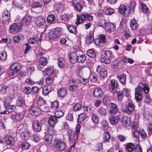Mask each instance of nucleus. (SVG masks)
Here are the masks:
<instances>
[{
    "mask_svg": "<svg viewBox=\"0 0 152 152\" xmlns=\"http://www.w3.org/2000/svg\"><path fill=\"white\" fill-rule=\"evenodd\" d=\"M148 85L147 83L143 84L141 82L138 83V87L136 88L135 92V99L137 101H140L142 97L143 91L147 93L149 91Z\"/></svg>",
    "mask_w": 152,
    "mask_h": 152,
    "instance_id": "1",
    "label": "nucleus"
},
{
    "mask_svg": "<svg viewBox=\"0 0 152 152\" xmlns=\"http://www.w3.org/2000/svg\"><path fill=\"white\" fill-rule=\"evenodd\" d=\"M61 34L60 28H56L50 31L48 36L51 40H56L60 38Z\"/></svg>",
    "mask_w": 152,
    "mask_h": 152,
    "instance_id": "2",
    "label": "nucleus"
},
{
    "mask_svg": "<svg viewBox=\"0 0 152 152\" xmlns=\"http://www.w3.org/2000/svg\"><path fill=\"white\" fill-rule=\"evenodd\" d=\"M93 16L90 14H83L80 15L78 18V21L79 23L84 22L86 20H88L90 21H92L93 20Z\"/></svg>",
    "mask_w": 152,
    "mask_h": 152,
    "instance_id": "3",
    "label": "nucleus"
},
{
    "mask_svg": "<svg viewBox=\"0 0 152 152\" xmlns=\"http://www.w3.org/2000/svg\"><path fill=\"white\" fill-rule=\"evenodd\" d=\"M118 12L120 13H123L124 16L127 17L130 13V8L128 6H125L124 4H122L119 7Z\"/></svg>",
    "mask_w": 152,
    "mask_h": 152,
    "instance_id": "4",
    "label": "nucleus"
},
{
    "mask_svg": "<svg viewBox=\"0 0 152 152\" xmlns=\"http://www.w3.org/2000/svg\"><path fill=\"white\" fill-rule=\"evenodd\" d=\"M32 127L34 130L36 132H39L41 130L42 125L41 122L37 120L32 121Z\"/></svg>",
    "mask_w": 152,
    "mask_h": 152,
    "instance_id": "5",
    "label": "nucleus"
},
{
    "mask_svg": "<svg viewBox=\"0 0 152 152\" xmlns=\"http://www.w3.org/2000/svg\"><path fill=\"white\" fill-rule=\"evenodd\" d=\"M97 72L99 73L101 77L103 79L105 78L107 76V73L106 69L102 66L97 67Z\"/></svg>",
    "mask_w": 152,
    "mask_h": 152,
    "instance_id": "6",
    "label": "nucleus"
},
{
    "mask_svg": "<svg viewBox=\"0 0 152 152\" xmlns=\"http://www.w3.org/2000/svg\"><path fill=\"white\" fill-rule=\"evenodd\" d=\"M30 114L34 116H38L41 113V110L37 106H34L31 107L29 110Z\"/></svg>",
    "mask_w": 152,
    "mask_h": 152,
    "instance_id": "7",
    "label": "nucleus"
},
{
    "mask_svg": "<svg viewBox=\"0 0 152 152\" xmlns=\"http://www.w3.org/2000/svg\"><path fill=\"white\" fill-rule=\"evenodd\" d=\"M106 38L103 34H101L98 38L95 39L94 41L96 45L102 46L103 44L106 42Z\"/></svg>",
    "mask_w": 152,
    "mask_h": 152,
    "instance_id": "8",
    "label": "nucleus"
},
{
    "mask_svg": "<svg viewBox=\"0 0 152 152\" xmlns=\"http://www.w3.org/2000/svg\"><path fill=\"white\" fill-rule=\"evenodd\" d=\"M22 28V27L19 23L18 24L14 23L10 26L9 31L10 33H13L14 31L19 32L21 31Z\"/></svg>",
    "mask_w": 152,
    "mask_h": 152,
    "instance_id": "9",
    "label": "nucleus"
},
{
    "mask_svg": "<svg viewBox=\"0 0 152 152\" xmlns=\"http://www.w3.org/2000/svg\"><path fill=\"white\" fill-rule=\"evenodd\" d=\"M24 115L22 113H16L12 115L11 118L15 121H19L21 120L23 118Z\"/></svg>",
    "mask_w": 152,
    "mask_h": 152,
    "instance_id": "10",
    "label": "nucleus"
},
{
    "mask_svg": "<svg viewBox=\"0 0 152 152\" xmlns=\"http://www.w3.org/2000/svg\"><path fill=\"white\" fill-rule=\"evenodd\" d=\"M81 0H73V4L75 9L77 11L80 12L82 8V6L80 4Z\"/></svg>",
    "mask_w": 152,
    "mask_h": 152,
    "instance_id": "11",
    "label": "nucleus"
},
{
    "mask_svg": "<svg viewBox=\"0 0 152 152\" xmlns=\"http://www.w3.org/2000/svg\"><path fill=\"white\" fill-rule=\"evenodd\" d=\"M5 107L8 112H12L16 110L15 106L10 104L9 103L7 102L6 100H5Z\"/></svg>",
    "mask_w": 152,
    "mask_h": 152,
    "instance_id": "12",
    "label": "nucleus"
},
{
    "mask_svg": "<svg viewBox=\"0 0 152 152\" xmlns=\"http://www.w3.org/2000/svg\"><path fill=\"white\" fill-rule=\"evenodd\" d=\"M93 94L95 97L99 98L103 96V91L100 88H96L93 91Z\"/></svg>",
    "mask_w": 152,
    "mask_h": 152,
    "instance_id": "13",
    "label": "nucleus"
},
{
    "mask_svg": "<svg viewBox=\"0 0 152 152\" xmlns=\"http://www.w3.org/2000/svg\"><path fill=\"white\" fill-rule=\"evenodd\" d=\"M56 148L59 151L65 149L66 146V143L64 142H57L55 145Z\"/></svg>",
    "mask_w": 152,
    "mask_h": 152,
    "instance_id": "14",
    "label": "nucleus"
},
{
    "mask_svg": "<svg viewBox=\"0 0 152 152\" xmlns=\"http://www.w3.org/2000/svg\"><path fill=\"white\" fill-rule=\"evenodd\" d=\"M118 110L117 105L114 103H111L110 109L109 111L110 115L112 116L115 115L116 114Z\"/></svg>",
    "mask_w": 152,
    "mask_h": 152,
    "instance_id": "15",
    "label": "nucleus"
},
{
    "mask_svg": "<svg viewBox=\"0 0 152 152\" xmlns=\"http://www.w3.org/2000/svg\"><path fill=\"white\" fill-rule=\"evenodd\" d=\"M30 18L28 16H25L21 19L20 22L19 23L22 27V26H25L26 25L28 24L30 22Z\"/></svg>",
    "mask_w": 152,
    "mask_h": 152,
    "instance_id": "16",
    "label": "nucleus"
},
{
    "mask_svg": "<svg viewBox=\"0 0 152 152\" xmlns=\"http://www.w3.org/2000/svg\"><path fill=\"white\" fill-rule=\"evenodd\" d=\"M121 121L123 125L125 127L128 126L131 124L130 118L126 116L122 117Z\"/></svg>",
    "mask_w": 152,
    "mask_h": 152,
    "instance_id": "17",
    "label": "nucleus"
},
{
    "mask_svg": "<svg viewBox=\"0 0 152 152\" xmlns=\"http://www.w3.org/2000/svg\"><path fill=\"white\" fill-rule=\"evenodd\" d=\"M4 141L7 144L11 145H13L15 142L14 138L10 136H7L4 139Z\"/></svg>",
    "mask_w": 152,
    "mask_h": 152,
    "instance_id": "18",
    "label": "nucleus"
},
{
    "mask_svg": "<svg viewBox=\"0 0 152 152\" xmlns=\"http://www.w3.org/2000/svg\"><path fill=\"white\" fill-rule=\"evenodd\" d=\"M106 30L109 32H112L114 31L115 28L114 25L111 23H107L105 26Z\"/></svg>",
    "mask_w": 152,
    "mask_h": 152,
    "instance_id": "19",
    "label": "nucleus"
},
{
    "mask_svg": "<svg viewBox=\"0 0 152 152\" xmlns=\"http://www.w3.org/2000/svg\"><path fill=\"white\" fill-rule=\"evenodd\" d=\"M45 22V19L42 16H39L36 19V23L38 26H42Z\"/></svg>",
    "mask_w": 152,
    "mask_h": 152,
    "instance_id": "20",
    "label": "nucleus"
},
{
    "mask_svg": "<svg viewBox=\"0 0 152 152\" xmlns=\"http://www.w3.org/2000/svg\"><path fill=\"white\" fill-rule=\"evenodd\" d=\"M3 19L4 20H8L10 18V13L7 9H5L2 13V15Z\"/></svg>",
    "mask_w": 152,
    "mask_h": 152,
    "instance_id": "21",
    "label": "nucleus"
},
{
    "mask_svg": "<svg viewBox=\"0 0 152 152\" xmlns=\"http://www.w3.org/2000/svg\"><path fill=\"white\" fill-rule=\"evenodd\" d=\"M77 56L75 52H72L69 55V59L72 63H74L77 61Z\"/></svg>",
    "mask_w": 152,
    "mask_h": 152,
    "instance_id": "22",
    "label": "nucleus"
},
{
    "mask_svg": "<svg viewBox=\"0 0 152 152\" xmlns=\"http://www.w3.org/2000/svg\"><path fill=\"white\" fill-rule=\"evenodd\" d=\"M52 89V87L50 85L45 86L43 88L42 93L44 95H46L51 91Z\"/></svg>",
    "mask_w": 152,
    "mask_h": 152,
    "instance_id": "23",
    "label": "nucleus"
},
{
    "mask_svg": "<svg viewBox=\"0 0 152 152\" xmlns=\"http://www.w3.org/2000/svg\"><path fill=\"white\" fill-rule=\"evenodd\" d=\"M103 141L102 143L105 142H109L111 138V135L107 132H105L103 134Z\"/></svg>",
    "mask_w": 152,
    "mask_h": 152,
    "instance_id": "24",
    "label": "nucleus"
},
{
    "mask_svg": "<svg viewBox=\"0 0 152 152\" xmlns=\"http://www.w3.org/2000/svg\"><path fill=\"white\" fill-rule=\"evenodd\" d=\"M119 117L117 115L111 116L109 119L110 123L112 125L116 124L118 122Z\"/></svg>",
    "mask_w": 152,
    "mask_h": 152,
    "instance_id": "25",
    "label": "nucleus"
},
{
    "mask_svg": "<svg viewBox=\"0 0 152 152\" xmlns=\"http://www.w3.org/2000/svg\"><path fill=\"white\" fill-rule=\"evenodd\" d=\"M48 124L50 126H53L57 122V120L54 116H51L50 117L48 120Z\"/></svg>",
    "mask_w": 152,
    "mask_h": 152,
    "instance_id": "26",
    "label": "nucleus"
},
{
    "mask_svg": "<svg viewBox=\"0 0 152 152\" xmlns=\"http://www.w3.org/2000/svg\"><path fill=\"white\" fill-rule=\"evenodd\" d=\"M45 143L47 145H49L52 143L53 137L50 135H47L45 137Z\"/></svg>",
    "mask_w": 152,
    "mask_h": 152,
    "instance_id": "27",
    "label": "nucleus"
},
{
    "mask_svg": "<svg viewBox=\"0 0 152 152\" xmlns=\"http://www.w3.org/2000/svg\"><path fill=\"white\" fill-rule=\"evenodd\" d=\"M119 81L123 85H125L126 79V76L124 74L120 75L118 77Z\"/></svg>",
    "mask_w": 152,
    "mask_h": 152,
    "instance_id": "28",
    "label": "nucleus"
},
{
    "mask_svg": "<svg viewBox=\"0 0 152 152\" xmlns=\"http://www.w3.org/2000/svg\"><path fill=\"white\" fill-rule=\"evenodd\" d=\"M10 68L11 70L17 71L20 69V66L18 63H14L11 65Z\"/></svg>",
    "mask_w": 152,
    "mask_h": 152,
    "instance_id": "29",
    "label": "nucleus"
},
{
    "mask_svg": "<svg viewBox=\"0 0 152 152\" xmlns=\"http://www.w3.org/2000/svg\"><path fill=\"white\" fill-rule=\"evenodd\" d=\"M94 35L92 34H90L86 37V41L88 44H91L94 41Z\"/></svg>",
    "mask_w": 152,
    "mask_h": 152,
    "instance_id": "30",
    "label": "nucleus"
},
{
    "mask_svg": "<svg viewBox=\"0 0 152 152\" xmlns=\"http://www.w3.org/2000/svg\"><path fill=\"white\" fill-rule=\"evenodd\" d=\"M69 140L72 141L75 139V136L74 132L72 130H69L67 132Z\"/></svg>",
    "mask_w": 152,
    "mask_h": 152,
    "instance_id": "31",
    "label": "nucleus"
},
{
    "mask_svg": "<svg viewBox=\"0 0 152 152\" xmlns=\"http://www.w3.org/2000/svg\"><path fill=\"white\" fill-rule=\"evenodd\" d=\"M30 136L29 133L28 132H23L21 134V137L24 140H28L30 138Z\"/></svg>",
    "mask_w": 152,
    "mask_h": 152,
    "instance_id": "32",
    "label": "nucleus"
},
{
    "mask_svg": "<svg viewBox=\"0 0 152 152\" xmlns=\"http://www.w3.org/2000/svg\"><path fill=\"white\" fill-rule=\"evenodd\" d=\"M55 20V16L53 15H49L47 18V20L48 23L50 24L53 23Z\"/></svg>",
    "mask_w": 152,
    "mask_h": 152,
    "instance_id": "33",
    "label": "nucleus"
},
{
    "mask_svg": "<svg viewBox=\"0 0 152 152\" xmlns=\"http://www.w3.org/2000/svg\"><path fill=\"white\" fill-rule=\"evenodd\" d=\"M112 52L110 50H107L102 51L101 53V56L104 57L111 58Z\"/></svg>",
    "mask_w": 152,
    "mask_h": 152,
    "instance_id": "34",
    "label": "nucleus"
},
{
    "mask_svg": "<svg viewBox=\"0 0 152 152\" xmlns=\"http://www.w3.org/2000/svg\"><path fill=\"white\" fill-rule=\"evenodd\" d=\"M24 103V101L23 100L22 96H19L17 99L16 102V104L18 106H21Z\"/></svg>",
    "mask_w": 152,
    "mask_h": 152,
    "instance_id": "35",
    "label": "nucleus"
},
{
    "mask_svg": "<svg viewBox=\"0 0 152 152\" xmlns=\"http://www.w3.org/2000/svg\"><path fill=\"white\" fill-rule=\"evenodd\" d=\"M59 20L61 22L64 23L68 21L69 20V17L66 15H62L59 18Z\"/></svg>",
    "mask_w": 152,
    "mask_h": 152,
    "instance_id": "36",
    "label": "nucleus"
},
{
    "mask_svg": "<svg viewBox=\"0 0 152 152\" xmlns=\"http://www.w3.org/2000/svg\"><path fill=\"white\" fill-rule=\"evenodd\" d=\"M111 58L110 57H107L104 56H104H101V61L102 62L104 63L107 64H108L110 62V58Z\"/></svg>",
    "mask_w": 152,
    "mask_h": 152,
    "instance_id": "37",
    "label": "nucleus"
},
{
    "mask_svg": "<svg viewBox=\"0 0 152 152\" xmlns=\"http://www.w3.org/2000/svg\"><path fill=\"white\" fill-rule=\"evenodd\" d=\"M89 79L91 82H95L97 80V75L95 73H91Z\"/></svg>",
    "mask_w": 152,
    "mask_h": 152,
    "instance_id": "38",
    "label": "nucleus"
},
{
    "mask_svg": "<svg viewBox=\"0 0 152 152\" xmlns=\"http://www.w3.org/2000/svg\"><path fill=\"white\" fill-rule=\"evenodd\" d=\"M57 92L58 96L60 97H63L66 94V90L64 89L61 88L58 90Z\"/></svg>",
    "mask_w": 152,
    "mask_h": 152,
    "instance_id": "39",
    "label": "nucleus"
},
{
    "mask_svg": "<svg viewBox=\"0 0 152 152\" xmlns=\"http://www.w3.org/2000/svg\"><path fill=\"white\" fill-rule=\"evenodd\" d=\"M130 26L132 30H135L137 27V22L134 20H131L130 23Z\"/></svg>",
    "mask_w": 152,
    "mask_h": 152,
    "instance_id": "40",
    "label": "nucleus"
},
{
    "mask_svg": "<svg viewBox=\"0 0 152 152\" xmlns=\"http://www.w3.org/2000/svg\"><path fill=\"white\" fill-rule=\"evenodd\" d=\"M86 115L85 114H80L78 117V122L81 123L83 122L86 118Z\"/></svg>",
    "mask_w": 152,
    "mask_h": 152,
    "instance_id": "41",
    "label": "nucleus"
},
{
    "mask_svg": "<svg viewBox=\"0 0 152 152\" xmlns=\"http://www.w3.org/2000/svg\"><path fill=\"white\" fill-rule=\"evenodd\" d=\"M134 147L135 146L134 144L129 143L126 145V150L128 151L131 152L134 149Z\"/></svg>",
    "mask_w": 152,
    "mask_h": 152,
    "instance_id": "42",
    "label": "nucleus"
},
{
    "mask_svg": "<svg viewBox=\"0 0 152 152\" xmlns=\"http://www.w3.org/2000/svg\"><path fill=\"white\" fill-rule=\"evenodd\" d=\"M64 59L63 58H59L58 62V66L60 68H63L65 65Z\"/></svg>",
    "mask_w": 152,
    "mask_h": 152,
    "instance_id": "43",
    "label": "nucleus"
},
{
    "mask_svg": "<svg viewBox=\"0 0 152 152\" xmlns=\"http://www.w3.org/2000/svg\"><path fill=\"white\" fill-rule=\"evenodd\" d=\"M140 6L141 9L143 12L147 13L148 11V7L143 2L140 3Z\"/></svg>",
    "mask_w": 152,
    "mask_h": 152,
    "instance_id": "44",
    "label": "nucleus"
},
{
    "mask_svg": "<svg viewBox=\"0 0 152 152\" xmlns=\"http://www.w3.org/2000/svg\"><path fill=\"white\" fill-rule=\"evenodd\" d=\"M86 59V57L85 55H80L77 56V61L80 63H83Z\"/></svg>",
    "mask_w": 152,
    "mask_h": 152,
    "instance_id": "45",
    "label": "nucleus"
},
{
    "mask_svg": "<svg viewBox=\"0 0 152 152\" xmlns=\"http://www.w3.org/2000/svg\"><path fill=\"white\" fill-rule=\"evenodd\" d=\"M64 113L61 110H56L55 113V116L56 118H59L63 116Z\"/></svg>",
    "mask_w": 152,
    "mask_h": 152,
    "instance_id": "46",
    "label": "nucleus"
},
{
    "mask_svg": "<svg viewBox=\"0 0 152 152\" xmlns=\"http://www.w3.org/2000/svg\"><path fill=\"white\" fill-rule=\"evenodd\" d=\"M67 28L69 31L72 33L75 34L76 32V28L70 25L67 26Z\"/></svg>",
    "mask_w": 152,
    "mask_h": 152,
    "instance_id": "47",
    "label": "nucleus"
},
{
    "mask_svg": "<svg viewBox=\"0 0 152 152\" xmlns=\"http://www.w3.org/2000/svg\"><path fill=\"white\" fill-rule=\"evenodd\" d=\"M7 58L6 53L5 51H1L0 52V60L4 61Z\"/></svg>",
    "mask_w": 152,
    "mask_h": 152,
    "instance_id": "48",
    "label": "nucleus"
},
{
    "mask_svg": "<svg viewBox=\"0 0 152 152\" xmlns=\"http://www.w3.org/2000/svg\"><path fill=\"white\" fill-rule=\"evenodd\" d=\"M47 63V60L45 58L42 57L40 58V59L39 63L40 64L42 65L43 66H45L46 65Z\"/></svg>",
    "mask_w": 152,
    "mask_h": 152,
    "instance_id": "49",
    "label": "nucleus"
},
{
    "mask_svg": "<svg viewBox=\"0 0 152 152\" xmlns=\"http://www.w3.org/2000/svg\"><path fill=\"white\" fill-rule=\"evenodd\" d=\"M15 93L14 92H10L8 94L5 100L9 99L10 101L13 99L15 97Z\"/></svg>",
    "mask_w": 152,
    "mask_h": 152,
    "instance_id": "50",
    "label": "nucleus"
},
{
    "mask_svg": "<svg viewBox=\"0 0 152 152\" xmlns=\"http://www.w3.org/2000/svg\"><path fill=\"white\" fill-rule=\"evenodd\" d=\"M45 71L46 74L48 75H52L54 71L53 69L50 67H49L46 69Z\"/></svg>",
    "mask_w": 152,
    "mask_h": 152,
    "instance_id": "51",
    "label": "nucleus"
},
{
    "mask_svg": "<svg viewBox=\"0 0 152 152\" xmlns=\"http://www.w3.org/2000/svg\"><path fill=\"white\" fill-rule=\"evenodd\" d=\"M106 20L103 19H100L98 20V24L99 26L103 27L106 25Z\"/></svg>",
    "mask_w": 152,
    "mask_h": 152,
    "instance_id": "52",
    "label": "nucleus"
},
{
    "mask_svg": "<svg viewBox=\"0 0 152 152\" xmlns=\"http://www.w3.org/2000/svg\"><path fill=\"white\" fill-rule=\"evenodd\" d=\"M21 146L23 150H26L29 148V145L28 142H24L22 144Z\"/></svg>",
    "mask_w": 152,
    "mask_h": 152,
    "instance_id": "53",
    "label": "nucleus"
},
{
    "mask_svg": "<svg viewBox=\"0 0 152 152\" xmlns=\"http://www.w3.org/2000/svg\"><path fill=\"white\" fill-rule=\"evenodd\" d=\"M45 103V100L41 97L39 98L37 102V104L39 106H42Z\"/></svg>",
    "mask_w": 152,
    "mask_h": 152,
    "instance_id": "54",
    "label": "nucleus"
},
{
    "mask_svg": "<svg viewBox=\"0 0 152 152\" xmlns=\"http://www.w3.org/2000/svg\"><path fill=\"white\" fill-rule=\"evenodd\" d=\"M87 54L88 56L94 58L95 56L94 52L92 50H89L87 52Z\"/></svg>",
    "mask_w": 152,
    "mask_h": 152,
    "instance_id": "55",
    "label": "nucleus"
},
{
    "mask_svg": "<svg viewBox=\"0 0 152 152\" xmlns=\"http://www.w3.org/2000/svg\"><path fill=\"white\" fill-rule=\"evenodd\" d=\"M53 126H51L48 128V133L49 134L48 135H50L52 136V135L55 134V131Z\"/></svg>",
    "mask_w": 152,
    "mask_h": 152,
    "instance_id": "56",
    "label": "nucleus"
},
{
    "mask_svg": "<svg viewBox=\"0 0 152 152\" xmlns=\"http://www.w3.org/2000/svg\"><path fill=\"white\" fill-rule=\"evenodd\" d=\"M8 87L7 86L4 85L1 86L0 90V92L3 94L5 93L7 91Z\"/></svg>",
    "mask_w": 152,
    "mask_h": 152,
    "instance_id": "57",
    "label": "nucleus"
},
{
    "mask_svg": "<svg viewBox=\"0 0 152 152\" xmlns=\"http://www.w3.org/2000/svg\"><path fill=\"white\" fill-rule=\"evenodd\" d=\"M56 10L59 12H61L64 10V7L61 4H58L56 6Z\"/></svg>",
    "mask_w": 152,
    "mask_h": 152,
    "instance_id": "58",
    "label": "nucleus"
},
{
    "mask_svg": "<svg viewBox=\"0 0 152 152\" xmlns=\"http://www.w3.org/2000/svg\"><path fill=\"white\" fill-rule=\"evenodd\" d=\"M79 80L81 83L84 85H85L88 82V79H85L81 77H80L79 78Z\"/></svg>",
    "mask_w": 152,
    "mask_h": 152,
    "instance_id": "59",
    "label": "nucleus"
},
{
    "mask_svg": "<svg viewBox=\"0 0 152 152\" xmlns=\"http://www.w3.org/2000/svg\"><path fill=\"white\" fill-rule=\"evenodd\" d=\"M58 102L57 101H55L51 104V106L52 108L55 110L58 107Z\"/></svg>",
    "mask_w": 152,
    "mask_h": 152,
    "instance_id": "60",
    "label": "nucleus"
},
{
    "mask_svg": "<svg viewBox=\"0 0 152 152\" xmlns=\"http://www.w3.org/2000/svg\"><path fill=\"white\" fill-rule=\"evenodd\" d=\"M31 91V89L28 86H26L23 88V92L24 94H28Z\"/></svg>",
    "mask_w": 152,
    "mask_h": 152,
    "instance_id": "61",
    "label": "nucleus"
},
{
    "mask_svg": "<svg viewBox=\"0 0 152 152\" xmlns=\"http://www.w3.org/2000/svg\"><path fill=\"white\" fill-rule=\"evenodd\" d=\"M54 80V77H49L47 78L45 80L47 84H52Z\"/></svg>",
    "mask_w": 152,
    "mask_h": 152,
    "instance_id": "62",
    "label": "nucleus"
},
{
    "mask_svg": "<svg viewBox=\"0 0 152 152\" xmlns=\"http://www.w3.org/2000/svg\"><path fill=\"white\" fill-rule=\"evenodd\" d=\"M108 123L106 121H104L102 123V128L104 130L107 129L108 128Z\"/></svg>",
    "mask_w": 152,
    "mask_h": 152,
    "instance_id": "63",
    "label": "nucleus"
},
{
    "mask_svg": "<svg viewBox=\"0 0 152 152\" xmlns=\"http://www.w3.org/2000/svg\"><path fill=\"white\" fill-rule=\"evenodd\" d=\"M114 10L111 8L107 9L105 11V13L106 15H110L114 12Z\"/></svg>",
    "mask_w": 152,
    "mask_h": 152,
    "instance_id": "64",
    "label": "nucleus"
}]
</instances>
